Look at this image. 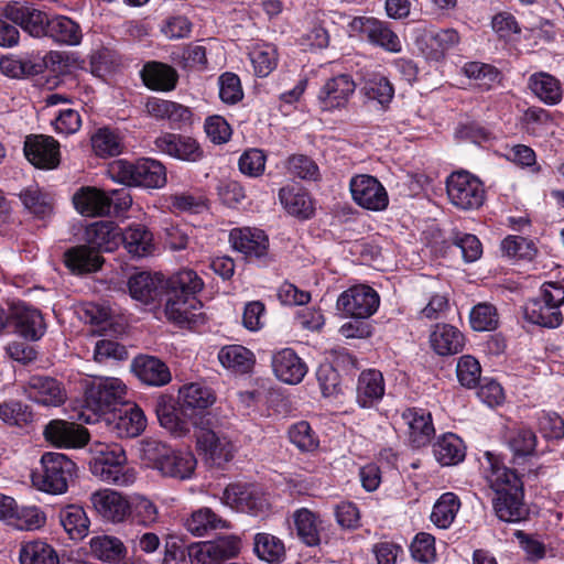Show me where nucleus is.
I'll list each match as a JSON object with an SVG mask.
<instances>
[{
	"mask_svg": "<svg viewBox=\"0 0 564 564\" xmlns=\"http://www.w3.org/2000/svg\"><path fill=\"white\" fill-rule=\"evenodd\" d=\"M89 451L93 455L89 468L101 481L120 487H128L137 479L133 468L126 467L127 456L121 446L94 442Z\"/></svg>",
	"mask_w": 564,
	"mask_h": 564,
	"instance_id": "obj_1",
	"label": "nucleus"
},
{
	"mask_svg": "<svg viewBox=\"0 0 564 564\" xmlns=\"http://www.w3.org/2000/svg\"><path fill=\"white\" fill-rule=\"evenodd\" d=\"M127 393L126 384L118 378L99 377L86 386L83 410L78 419L87 424L99 421L101 415L121 402Z\"/></svg>",
	"mask_w": 564,
	"mask_h": 564,
	"instance_id": "obj_2",
	"label": "nucleus"
},
{
	"mask_svg": "<svg viewBox=\"0 0 564 564\" xmlns=\"http://www.w3.org/2000/svg\"><path fill=\"white\" fill-rule=\"evenodd\" d=\"M107 173L115 182L128 186L160 188L166 183L165 167L152 159H141L137 162L115 160L109 163Z\"/></svg>",
	"mask_w": 564,
	"mask_h": 564,
	"instance_id": "obj_3",
	"label": "nucleus"
},
{
	"mask_svg": "<svg viewBox=\"0 0 564 564\" xmlns=\"http://www.w3.org/2000/svg\"><path fill=\"white\" fill-rule=\"evenodd\" d=\"M564 304V285L558 282H545L538 299L529 300L524 307V318L546 328H557L563 323L561 306Z\"/></svg>",
	"mask_w": 564,
	"mask_h": 564,
	"instance_id": "obj_4",
	"label": "nucleus"
},
{
	"mask_svg": "<svg viewBox=\"0 0 564 564\" xmlns=\"http://www.w3.org/2000/svg\"><path fill=\"white\" fill-rule=\"evenodd\" d=\"M41 466L33 477L37 488L52 495L64 494L75 474V463L62 453L47 452L41 458Z\"/></svg>",
	"mask_w": 564,
	"mask_h": 564,
	"instance_id": "obj_5",
	"label": "nucleus"
},
{
	"mask_svg": "<svg viewBox=\"0 0 564 564\" xmlns=\"http://www.w3.org/2000/svg\"><path fill=\"white\" fill-rule=\"evenodd\" d=\"M446 192L449 202L463 210L477 209L485 200L482 183L466 171L454 172L447 177Z\"/></svg>",
	"mask_w": 564,
	"mask_h": 564,
	"instance_id": "obj_6",
	"label": "nucleus"
},
{
	"mask_svg": "<svg viewBox=\"0 0 564 564\" xmlns=\"http://www.w3.org/2000/svg\"><path fill=\"white\" fill-rule=\"evenodd\" d=\"M349 35L366 39L370 44L390 53H400L402 43L389 23L372 17H356L349 25Z\"/></svg>",
	"mask_w": 564,
	"mask_h": 564,
	"instance_id": "obj_7",
	"label": "nucleus"
},
{
	"mask_svg": "<svg viewBox=\"0 0 564 564\" xmlns=\"http://www.w3.org/2000/svg\"><path fill=\"white\" fill-rule=\"evenodd\" d=\"M336 305L347 317L366 319L378 311L380 296L371 286L358 284L340 293Z\"/></svg>",
	"mask_w": 564,
	"mask_h": 564,
	"instance_id": "obj_8",
	"label": "nucleus"
},
{
	"mask_svg": "<svg viewBox=\"0 0 564 564\" xmlns=\"http://www.w3.org/2000/svg\"><path fill=\"white\" fill-rule=\"evenodd\" d=\"M349 188L354 202L365 209L380 212L389 204L386 188L375 176L355 175L350 178Z\"/></svg>",
	"mask_w": 564,
	"mask_h": 564,
	"instance_id": "obj_9",
	"label": "nucleus"
},
{
	"mask_svg": "<svg viewBox=\"0 0 564 564\" xmlns=\"http://www.w3.org/2000/svg\"><path fill=\"white\" fill-rule=\"evenodd\" d=\"M224 505L241 512L259 516L268 509V499L253 485L231 484L224 490Z\"/></svg>",
	"mask_w": 564,
	"mask_h": 564,
	"instance_id": "obj_10",
	"label": "nucleus"
},
{
	"mask_svg": "<svg viewBox=\"0 0 564 564\" xmlns=\"http://www.w3.org/2000/svg\"><path fill=\"white\" fill-rule=\"evenodd\" d=\"M239 551V540L235 536H225L191 545L188 555L191 564H217L220 560L235 557Z\"/></svg>",
	"mask_w": 564,
	"mask_h": 564,
	"instance_id": "obj_11",
	"label": "nucleus"
},
{
	"mask_svg": "<svg viewBox=\"0 0 564 564\" xmlns=\"http://www.w3.org/2000/svg\"><path fill=\"white\" fill-rule=\"evenodd\" d=\"M4 15L34 37L46 36L51 17L33 6L12 2L6 6Z\"/></svg>",
	"mask_w": 564,
	"mask_h": 564,
	"instance_id": "obj_12",
	"label": "nucleus"
},
{
	"mask_svg": "<svg viewBox=\"0 0 564 564\" xmlns=\"http://www.w3.org/2000/svg\"><path fill=\"white\" fill-rule=\"evenodd\" d=\"M45 441L61 448H79L88 444L89 433L84 426L65 420H52L44 430Z\"/></svg>",
	"mask_w": 564,
	"mask_h": 564,
	"instance_id": "obj_13",
	"label": "nucleus"
},
{
	"mask_svg": "<svg viewBox=\"0 0 564 564\" xmlns=\"http://www.w3.org/2000/svg\"><path fill=\"white\" fill-rule=\"evenodd\" d=\"M10 326L13 332L28 340H39L46 330L41 312L19 302L10 306Z\"/></svg>",
	"mask_w": 564,
	"mask_h": 564,
	"instance_id": "obj_14",
	"label": "nucleus"
},
{
	"mask_svg": "<svg viewBox=\"0 0 564 564\" xmlns=\"http://www.w3.org/2000/svg\"><path fill=\"white\" fill-rule=\"evenodd\" d=\"M197 448L205 460L220 466L234 458L236 447L224 434L208 429H200L196 434Z\"/></svg>",
	"mask_w": 564,
	"mask_h": 564,
	"instance_id": "obj_15",
	"label": "nucleus"
},
{
	"mask_svg": "<svg viewBox=\"0 0 564 564\" xmlns=\"http://www.w3.org/2000/svg\"><path fill=\"white\" fill-rule=\"evenodd\" d=\"M24 155L35 167L52 170L59 164V144L53 137L33 134L24 141Z\"/></svg>",
	"mask_w": 564,
	"mask_h": 564,
	"instance_id": "obj_16",
	"label": "nucleus"
},
{
	"mask_svg": "<svg viewBox=\"0 0 564 564\" xmlns=\"http://www.w3.org/2000/svg\"><path fill=\"white\" fill-rule=\"evenodd\" d=\"M90 503L106 521L120 523L131 513L130 501L112 489H101L90 495Z\"/></svg>",
	"mask_w": 564,
	"mask_h": 564,
	"instance_id": "obj_17",
	"label": "nucleus"
},
{
	"mask_svg": "<svg viewBox=\"0 0 564 564\" xmlns=\"http://www.w3.org/2000/svg\"><path fill=\"white\" fill-rule=\"evenodd\" d=\"M25 393L31 401L44 406H59L67 399L63 383L46 376H32L25 386Z\"/></svg>",
	"mask_w": 564,
	"mask_h": 564,
	"instance_id": "obj_18",
	"label": "nucleus"
},
{
	"mask_svg": "<svg viewBox=\"0 0 564 564\" xmlns=\"http://www.w3.org/2000/svg\"><path fill=\"white\" fill-rule=\"evenodd\" d=\"M355 89L356 84L348 74H339L328 79L317 96L321 109L330 111L345 107Z\"/></svg>",
	"mask_w": 564,
	"mask_h": 564,
	"instance_id": "obj_19",
	"label": "nucleus"
},
{
	"mask_svg": "<svg viewBox=\"0 0 564 564\" xmlns=\"http://www.w3.org/2000/svg\"><path fill=\"white\" fill-rule=\"evenodd\" d=\"M202 301L197 296H180L178 294L165 292L164 313L169 321L178 324H196L203 313Z\"/></svg>",
	"mask_w": 564,
	"mask_h": 564,
	"instance_id": "obj_20",
	"label": "nucleus"
},
{
	"mask_svg": "<svg viewBox=\"0 0 564 564\" xmlns=\"http://www.w3.org/2000/svg\"><path fill=\"white\" fill-rule=\"evenodd\" d=\"M401 419L408 427V440L413 447L420 448L430 443L435 434L430 412L420 408H411L402 412Z\"/></svg>",
	"mask_w": 564,
	"mask_h": 564,
	"instance_id": "obj_21",
	"label": "nucleus"
},
{
	"mask_svg": "<svg viewBox=\"0 0 564 564\" xmlns=\"http://www.w3.org/2000/svg\"><path fill=\"white\" fill-rule=\"evenodd\" d=\"M155 149L164 154L182 161H198L203 151L199 144L191 137L175 133H163L154 140Z\"/></svg>",
	"mask_w": 564,
	"mask_h": 564,
	"instance_id": "obj_22",
	"label": "nucleus"
},
{
	"mask_svg": "<svg viewBox=\"0 0 564 564\" xmlns=\"http://www.w3.org/2000/svg\"><path fill=\"white\" fill-rule=\"evenodd\" d=\"M229 241L235 250L249 260L261 259L268 253V237L257 228H234L229 234Z\"/></svg>",
	"mask_w": 564,
	"mask_h": 564,
	"instance_id": "obj_23",
	"label": "nucleus"
},
{
	"mask_svg": "<svg viewBox=\"0 0 564 564\" xmlns=\"http://www.w3.org/2000/svg\"><path fill=\"white\" fill-rule=\"evenodd\" d=\"M271 365L275 377L288 384L300 383L307 372L306 364L291 348L275 351Z\"/></svg>",
	"mask_w": 564,
	"mask_h": 564,
	"instance_id": "obj_24",
	"label": "nucleus"
},
{
	"mask_svg": "<svg viewBox=\"0 0 564 564\" xmlns=\"http://www.w3.org/2000/svg\"><path fill=\"white\" fill-rule=\"evenodd\" d=\"M216 401L214 391L202 382L183 386L178 391V402L184 415L193 416L210 408Z\"/></svg>",
	"mask_w": 564,
	"mask_h": 564,
	"instance_id": "obj_25",
	"label": "nucleus"
},
{
	"mask_svg": "<svg viewBox=\"0 0 564 564\" xmlns=\"http://www.w3.org/2000/svg\"><path fill=\"white\" fill-rule=\"evenodd\" d=\"M485 457L488 464L484 469L485 479L496 497L522 486L517 473L503 466L494 454L487 452Z\"/></svg>",
	"mask_w": 564,
	"mask_h": 564,
	"instance_id": "obj_26",
	"label": "nucleus"
},
{
	"mask_svg": "<svg viewBox=\"0 0 564 564\" xmlns=\"http://www.w3.org/2000/svg\"><path fill=\"white\" fill-rule=\"evenodd\" d=\"M145 108L153 118L167 120L173 129H181L191 123L192 111L182 104L161 98H151L148 100Z\"/></svg>",
	"mask_w": 564,
	"mask_h": 564,
	"instance_id": "obj_27",
	"label": "nucleus"
},
{
	"mask_svg": "<svg viewBox=\"0 0 564 564\" xmlns=\"http://www.w3.org/2000/svg\"><path fill=\"white\" fill-rule=\"evenodd\" d=\"M128 288L132 299L143 304H150L162 295L164 279L161 274L140 272L129 279Z\"/></svg>",
	"mask_w": 564,
	"mask_h": 564,
	"instance_id": "obj_28",
	"label": "nucleus"
},
{
	"mask_svg": "<svg viewBox=\"0 0 564 564\" xmlns=\"http://www.w3.org/2000/svg\"><path fill=\"white\" fill-rule=\"evenodd\" d=\"M75 209L86 217L109 215L107 192L97 187H80L73 196Z\"/></svg>",
	"mask_w": 564,
	"mask_h": 564,
	"instance_id": "obj_29",
	"label": "nucleus"
},
{
	"mask_svg": "<svg viewBox=\"0 0 564 564\" xmlns=\"http://www.w3.org/2000/svg\"><path fill=\"white\" fill-rule=\"evenodd\" d=\"M356 400L359 406L369 409L379 403L384 394V380L380 371L365 370L359 375Z\"/></svg>",
	"mask_w": 564,
	"mask_h": 564,
	"instance_id": "obj_30",
	"label": "nucleus"
},
{
	"mask_svg": "<svg viewBox=\"0 0 564 564\" xmlns=\"http://www.w3.org/2000/svg\"><path fill=\"white\" fill-rule=\"evenodd\" d=\"M121 232L122 230L115 221L100 220L86 228V240L98 251L111 252L121 242Z\"/></svg>",
	"mask_w": 564,
	"mask_h": 564,
	"instance_id": "obj_31",
	"label": "nucleus"
},
{
	"mask_svg": "<svg viewBox=\"0 0 564 564\" xmlns=\"http://www.w3.org/2000/svg\"><path fill=\"white\" fill-rule=\"evenodd\" d=\"M492 503L497 517L505 522H520L529 514L523 503L522 486L495 497Z\"/></svg>",
	"mask_w": 564,
	"mask_h": 564,
	"instance_id": "obj_32",
	"label": "nucleus"
},
{
	"mask_svg": "<svg viewBox=\"0 0 564 564\" xmlns=\"http://www.w3.org/2000/svg\"><path fill=\"white\" fill-rule=\"evenodd\" d=\"M110 422L111 430L119 437H135L142 433L147 426V419L143 411L138 405H129L118 413H112Z\"/></svg>",
	"mask_w": 564,
	"mask_h": 564,
	"instance_id": "obj_33",
	"label": "nucleus"
},
{
	"mask_svg": "<svg viewBox=\"0 0 564 564\" xmlns=\"http://www.w3.org/2000/svg\"><path fill=\"white\" fill-rule=\"evenodd\" d=\"M135 376L149 386H164L170 382L171 373L163 361L151 356H139L132 361Z\"/></svg>",
	"mask_w": 564,
	"mask_h": 564,
	"instance_id": "obj_34",
	"label": "nucleus"
},
{
	"mask_svg": "<svg viewBox=\"0 0 564 564\" xmlns=\"http://www.w3.org/2000/svg\"><path fill=\"white\" fill-rule=\"evenodd\" d=\"M293 524L300 540L308 546L318 545L321 533L324 530L323 520L318 513L307 508H300L294 511Z\"/></svg>",
	"mask_w": 564,
	"mask_h": 564,
	"instance_id": "obj_35",
	"label": "nucleus"
},
{
	"mask_svg": "<svg viewBox=\"0 0 564 564\" xmlns=\"http://www.w3.org/2000/svg\"><path fill=\"white\" fill-rule=\"evenodd\" d=\"M433 350L440 356L458 354L465 344L464 335L454 326L437 324L430 335Z\"/></svg>",
	"mask_w": 564,
	"mask_h": 564,
	"instance_id": "obj_36",
	"label": "nucleus"
},
{
	"mask_svg": "<svg viewBox=\"0 0 564 564\" xmlns=\"http://www.w3.org/2000/svg\"><path fill=\"white\" fill-rule=\"evenodd\" d=\"M140 74L144 85L153 90L170 91L177 82L176 70L161 62H148Z\"/></svg>",
	"mask_w": 564,
	"mask_h": 564,
	"instance_id": "obj_37",
	"label": "nucleus"
},
{
	"mask_svg": "<svg viewBox=\"0 0 564 564\" xmlns=\"http://www.w3.org/2000/svg\"><path fill=\"white\" fill-rule=\"evenodd\" d=\"M528 86L543 104L554 106L561 102L563 89L561 82L549 73H534L529 77Z\"/></svg>",
	"mask_w": 564,
	"mask_h": 564,
	"instance_id": "obj_38",
	"label": "nucleus"
},
{
	"mask_svg": "<svg viewBox=\"0 0 564 564\" xmlns=\"http://www.w3.org/2000/svg\"><path fill=\"white\" fill-rule=\"evenodd\" d=\"M121 242L133 257L142 258L154 251L152 232L142 224H132L121 232Z\"/></svg>",
	"mask_w": 564,
	"mask_h": 564,
	"instance_id": "obj_39",
	"label": "nucleus"
},
{
	"mask_svg": "<svg viewBox=\"0 0 564 564\" xmlns=\"http://www.w3.org/2000/svg\"><path fill=\"white\" fill-rule=\"evenodd\" d=\"M46 36L61 45L77 46L82 43L83 31L80 25L65 15L51 17Z\"/></svg>",
	"mask_w": 564,
	"mask_h": 564,
	"instance_id": "obj_40",
	"label": "nucleus"
},
{
	"mask_svg": "<svg viewBox=\"0 0 564 564\" xmlns=\"http://www.w3.org/2000/svg\"><path fill=\"white\" fill-rule=\"evenodd\" d=\"M196 458L193 453L187 451H170L163 459L160 471L164 476L188 479L193 476L196 468Z\"/></svg>",
	"mask_w": 564,
	"mask_h": 564,
	"instance_id": "obj_41",
	"label": "nucleus"
},
{
	"mask_svg": "<svg viewBox=\"0 0 564 564\" xmlns=\"http://www.w3.org/2000/svg\"><path fill=\"white\" fill-rule=\"evenodd\" d=\"M361 91L367 99L376 101L386 109L394 97V87L389 78L379 72L366 75Z\"/></svg>",
	"mask_w": 564,
	"mask_h": 564,
	"instance_id": "obj_42",
	"label": "nucleus"
},
{
	"mask_svg": "<svg viewBox=\"0 0 564 564\" xmlns=\"http://www.w3.org/2000/svg\"><path fill=\"white\" fill-rule=\"evenodd\" d=\"M465 449L463 440L453 433L442 435L433 445L435 459L443 466L463 462L466 455Z\"/></svg>",
	"mask_w": 564,
	"mask_h": 564,
	"instance_id": "obj_43",
	"label": "nucleus"
},
{
	"mask_svg": "<svg viewBox=\"0 0 564 564\" xmlns=\"http://www.w3.org/2000/svg\"><path fill=\"white\" fill-rule=\"evenodd\" d=\"M58 520L72 540H82L88 534L90 521L80 506L68 505L62 508Z\"/></svg>",
	"mask_w": 564,
	"mask_h": 564,
	"instance_id": "obj_44",
	"label": "nucleus"
},
{
	"mask_svg": "<svg viewBox=\"0 0 564 564\" xmlns=\"http://www.w3.org/2000/svg\"><path fill=\"white\" fill-rule=\"evenodd\" d=\"M66 267L75 273L97 271L102 264L98 252L87 246L70 248L64 254Z\"/></svg>",
	"mask_w": 564,
	"mask_h": 564,
	"instance_id": "obj_45",
	"label": "nucleus"
},
{
	"mask_svg": "<svg viewBox=\"0 0 564 564\" xmlns=\"http://www.w3.org/2000/svg\"><path fill=\"white\" fill-rule=\"evenodd\" d=\"M204 288L202 278L191 269L181 270L177 273L164 280V290L167 293L178 294L180 296H197Z\"/></svg>",
	"mask_w": 564,
	"mask_h": 564,
	"instance_id": "obj_46",
	"label": "nucleus"
},
{
	"mask_svg": "<svg viewBox=\"0 0 564 564\" xmlns=\"http://www.w3.org/2000/svg\"><path fill=\"white\" fill-rule=\"evenodd\" d=\"M279 199L284 209L293 216L304 219L313 215L314 208L311 197L301 189L285 186L279 191Z\"/></svg>",
	"mask_w": 564,
	"mask_h": 564,
	"instance_id": "obj_47",
	"label": "nucleus"
},
{
	"mask_svg": "<svg viewBox=\"0 0 564 564\" xmlns=\"http://www.w3.org/2000/svg\"><path fill=\"white\" fill-rule=\"evenodd\" d=\"M218 360L227 369L247 373L254 365V355L241 345H228L219 350Z\"/></svg>",
	"mask_w": 564,
	"mask_h": 564,
	"instance_id": "obj_48",
	"label": "nucleus"
},
{
	"mask_svg": "<svg viewBox=\"0 0 564 564\" xmlns=\"http://www.w3.org/2000/svg\"><path fill=\"white\" fill-rule=\"evenodd\" d=\"M89 546L91 554L104 562H119L126 554V547L121 540L111 535L93 536Z\"/></svg>",
	"mask_w": 564,
	"mask_h": 564,
	"instance_id": "obj_49",
	"label": "nucleus"
},
{
	"mask_svg": "<svg viewBox=\"0 0 564 564\" xmlns=\"http://www.w3.org/2000/svg\"><path fill=\"white\" fill-rule=\"evenodd\" d=\"M19 560L21 564H59L55 550L40 540L23 543L19 552Z\"/></svg>",
	"mask_w": 564,
	"mask_h": 564,
	"instance_id": "obj_50",
	"label": "nucleus"
},
{
	"mask_svg": "<svg viewBox=\"0 0 564 564\" xmlns=\"http://www.w3.org/2000/svg\"><path fill=\"white\" fill-rule=\"evenodd\" d=\"M155 412L161 426L173 435L181 437L189 432V423L178 416L170 399L160 398L156 402Z\"/></svg>",
	"mask_w": 564,
	"mask_h": 564,
	"instance_id": "obj_51",
	"label": "nucleus"
},
{
	"mask_svg": "<svg viewBox=\"0 0 564 564\" xmlns=\"http://www.w3.org/2000/svg\"><path fill=\"white\" fill-rule=\"evenodd\" d=\"M94 153L99 158L116 156L122 152L121 135L109 128H99L90 138Z\"/></svg>",
	"mask_w": 564,
	"mask_h": 564,
	"instance_id": "obj_52",
	"label": "nucleus"
},
{
	"mask_svg": "<svg viewBox=\"0 0 564 564\" xmlns=\"http://www.w3.org/2000/svg\"><path fill=\"white\" fill-rule=\"evenodd\" d=\"M459 508L458 497L453 492H445L435 502L431 520L437 528L447 529L455 520Z\"/></svg>",
	"mask_w": 564,
	"mask_h": 564,
	"instance_id": "obj_53",
	"label": "nucleus"
},
{
	"mask_svg": "<svg viewBox=\"0 0 564 564\" xmlns=\"http://www.w3.org/2000/svg\"><path fill=\"white\" fill-rule=\"evenodd\" d=\"M188 532L194 535L202 536L212 530L226 527V521L218 517L209 508H200L194 511L185 521Z\"/></svg>",
	"mask_w": 564,
	"mask_h": 564,
	"instance_id": "obj_54",
	"label": "nucleus"
},
{
	"mask_svg": "<svg viewBox=\"0 0 564 564\" xmlns=\"http://www.w3.org/2000/svg\"><path fill=\"white\" fill-rule=\"evenodd\" d=\"M19 197L24 207L36 217L44 218L53 210L51 196L36 185L23 189Z\"/></svg>",
	"mask_w": 564,
	"mask_h": 564,
	"instance_id": "obj_55",
	"label": "nucleus"
},
{
	"mask_svg": "<svg viewBox=\"0 0 564 564\" xmlns=\"http://www.w3.org/2000/svg\"><path fill=\"white\" fill-rule=\"evenodd\" d=\"M44 64L30 57L15 58L2 57L0 59V70L3 75L11 78H21L42 73Z\"/></svg>",
	"mask_w": 564,
	"mask_h": 564,
	"instance_id": "obj_56",
	"label": "nucleus"
},
{
	"mask_svg": "<svg viewBox=\"0 0 564 564\" xmlns=\"http://www.w3.org/2000/svg\"><path fill=\"white\" fill-rule=\"evenodd\" d=\"M257 76H268L278 64V52L273 44H257L249 54Z\"/></svg>",
	"mask_w": 564,
	"mask_h": 564,
	"instance_id": "obj_57",
	"label": "nucleus"
},
{
	"mask_svg": "<svg viewBox=\"0 0 564 564\" xmlns=\"http://www.w3.org/2000/svg\"><path fill=\"white\" fill-rule=\"evenodd\" d=\"M460 41L458 32L454 29H443L430 35L427 57L434 61L444 58L447 52L455 48Z\"/></svg>",
	"mask_w": 564,
	"mask_h": 564,
	"instance_id": "obj_58",
	"label": "nucleus"
},
{
	"mask_svg": "<svg viewBox=\"0 0 564 564\" xmlns=\"http://www.w3.org/2000/svg\"><path fill=\"white\" fill-rule=\"evenodd\" d=\"M45 522L46 516L39 507L23 506L19 508L17 503L14 505L12 518L9 520V523L17 529L26 531L37 530Z\"/></svg>",
	"mask_w": 564,
	"mask_h": 564,
	"instance_id": "obj_59",
	"label": "nucleus"
},
{
	"mask_svg": "<svg viewBox=\"0 0 564 564\" xmlns=\"http://www.w3.org/2000/svg\"><path fill=\"white\" fill-rule=\"evenodd\" d=\"M254 552L259 558L269 563H280L285 555L283 542L269 533H258L254 536Z\"/></svg>",
	"mask_w": 564,
	"mask_h": 564,
	"instance_id": "obj_60",
	"label": "nucleus"
},
{
	"mask_svg": "<svg viewBox=\"0 0 564 564\" xmlns=\"http://www.w3.org/2000/svg\"><path fill=\"white\" fill-rule=\"evenodd\" d=\"M508 445L514 458L534 456L538 436L531 429L520 427L511 433Z\"/></svg>",
	"mask_w": 564,
	"mask_h": 564,
	"instance_id": "obj_61",
	"label": "nucleus"
},
{
	"mask_svg": "<svg viewBox=\"0 0 564 564\" xmlns=\"http://www.w3.org/2000/svg\"><path fill=\"white\" fill-rule=\"evenodd\" d=\"M289 440L301 452H313L318 448L319 440L306 421L292 424L288 431Z\"/></svg>",
	"mask_w": 564,
	"mask_h": 564,
	"instance_id": "obj_62",
	"label": "nucleus"
},
{
	"mask_svg": "<svg viewBox=\"0 0 564 564\" xmlns=\"http://www.w3.org/2000/svg\"><path fill=\"white\" fill-rule=\"evenodd\" d=\"M469 323L476 332H489L498 326V313L494 305L479 303L469 314Z\"/></svg>",
	"mask_w": 564,
	"mask_h": 564,
	"instance_id": "obj_63",
	"label": "nucleus"
},
{
	"mask_svg": "<svg viewBox=\"0 0 564 564\" xmlns=\"http://www.w3.org/2000/svg\"><path fill=\"white\" fill-rule=\"evenodd\" d=\"M456 373L459 383L466 388H475L481 375V368L478 360L469 355H464L458 359Z\"/></svg>",
	"mask_w": 564,
	"mask_h": 564,
	"instance_id": "obj_64",
	"label": "nucleus"
}]
</instances>
